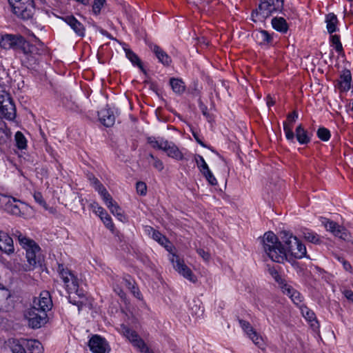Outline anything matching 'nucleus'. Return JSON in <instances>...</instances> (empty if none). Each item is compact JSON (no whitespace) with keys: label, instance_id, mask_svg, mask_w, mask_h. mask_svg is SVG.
Masks as SVG:
<instances>
[{"label":"nucleus","instance_id":"nucleus-1","mask_svg":"<svg viewBox=\"0 0 353 353\" xmlns=\"http://www.w3.org/2000/svg\"><path fill=\"white\" fill-rule=\"evenodd\" d=\"M281 235L286 249L272 232H267L263 236V250L270 259L282 263L287 259V251L296 259L308 258L305 245L296 236L288 231L281 232Z\"/></svg>","mask_w":353,"mask_h":353},{"label":"nucleus","instance_id":"nucleus-2","mask_svg":"<svg viewBox=\"0 0 353 353\" xmlns=\"http://www.w3.org/2000/svg\"><path fill=\"white\" fill-rule=\"evenodd\" d=\"M284 0H260L258 8L252 11L251 19L254 22L262 21L270 16L281 13Z\"/></svg>","mask_w":353,"mask_h":353},{"label":"nucleus","instance_id":"nucleus-3","mask_svg":"<svg viewBox=\"0 0 353 353\" xmlns=\"http://www.w3.org/2000/svg\"><path fill=\"white\" fill-rule=\"evenodd\" d=\"M19 243L26 250L28 265L23 268L26 272L32 270L37 264L41 263L39 246L32 240L19 234L18 236Z\"/></svg>","mask_w":353,"mask_h":353},{"label":"nucleus","instance_id":"nucleus-4","mask_svg":"<svg viewBox=\"0 0 353 353\" xmlns=\"http://www.w3.org/2000/svg\"><path fill=\"white\" fill-rule=\"evenodd\" d=\"M58 272L62 279L65 290L69 296V301L73 305H79V302L71 301V294H76L79 296H83V292L79 290V279L73 272L63 264L58 265Z\"/></svg>","mask_w":353,"mask_h":353},{"label":"nucleus","instance_id":"nucleus-5","mask_svg":"<svg viewBox=\"0 0 353 353\" xmlns=\"http://www.w3.org/2000/svg\"><path fill=\"white\" fill-rule=\"evenodd\" d=\"M0 208L10 214L24 216L28 210V205L11 196L0 194Z\"/></svg>","mask_w":353,"mask_h":353},{"label":"nucleus","instance_id":"nucleus-6","mask_svg":"<svg viewBox=\"0 0 353 353\" xmlns=\"http://www.w3.org/2000/svg\"><path fill=\"white\" fill-rule=\"evenodd\" d=\"M10 350L12 353H43L41 343L37 340L13 339L10 342Z\"/></svg>","mask_w":353,"mask_h":353},{"label":"nucleus","instance_id":"nucleus-7","mask_svg":"<svg viewBox=\"0 0 353 353\" xmlns=\"http://www.w3.org/2000/svg\"><path fill=\"white\" fill-rule=\"evenodd\" d=\"M12 12L17 17L28 20L31 19L35 11L33 0H8Z\"/></svg>","mask_w":353,"mask_h":353},{"label":"nucleus","instance_id":"nucleus-8","mask_svg":"<svg viewBox=\"0 0 353 353\" xmlns=\"http://www.w3.org/2000/svg\"><path fill=\"white\" fill-rule=\"evenodd\" d=\"M162 246L169 252V259L173 264L174 268L184 278L194 283L196 281V277L193 274L192 270L184 263V261L181 260L179 256L172 252L173 245L170 241L168 239L167 243L163 244Z\"/></svg>","mask_w":353,"mask_h":353},{"label":"nucleus","instance_id":"nucleus-9","mask_svg":"<svg viewBox=\"0 0 353 353\" xmlns=\"http://www.w3.org/2000/svg\"><path fill=\"white\" fill-rule=\"evenodd\" d=\"M18 50L21 59V61L27 67L32 66L37 62L36 54H37V48L27 41L23 37L19 45Z\"/></svg>","mask_w":353,"mask_h":353},{"label":"nucleus","instance_id":"nucleus-10","mask_svg":"<svg viewBox=\"0 0 353 353\" xmlns=\"http://www.w3.org/2000/svg\"><path fill=\"white\" fill-rule=\"evenodd\" d=\"M119 332L141 352L154 353L134 330H132L125 325H121Z\"/></svg>","mask_w":353,"mask_h":353},{"label":"nucleus","instance_id":"nucleus-11","mask_svg":"<svg viewBox=\"0 0 353 353\" xmlns=\"http://www.w3.org/2000/svg\"><path fill=\"white\" fill-rule=\"evenodd\" d=\"M0 113L6 119L10 121L16 117L15 105L10 94L5 90H0Z\"/></svg>","mask_w":353,"mask_h":353},{"label":"nucleus","instance_id":"nucleus-12","mask_svg":"<svg viewBox=\"0 0 353 353\" xmlns=\"http://www.w3.org/2000/svg\"><path fill=\"white\" fill-rule=\"evenodd\" d=\"M37 308V307H32L26 315L28 325L33 329L39 328L47 322V313Z\"/></svg>","mask_w":353,"mask_h":353},{"label":"nucleus","instance_id":"nucleus-13","mask_svg":"<svg viewBox=\"0 0 353 353\" xmlns=\"http://www.w3.org/2000/svg\"><path fill=\"white\" fill-rule=\"evenodd\" d=\"M88 346L92 353H110L111 351L107 340L98 334H94L90 339Z\"/></svg>","mask_w":353,"mask_h":353},{"label":"nucleus","instance_id":"nucleus-14","mask_svg":"<svg viewBox=\"0 0 353 353\" xmlns=\"http://www.w3.org/2000/svg\"><path fill=\"white\" fill-rule=\"evenodd\" d=\"M321 224L325 228L326 230L332 233L335 236L344 240L349 239L350 234L347 230L344 227L339 225L335 221H331L326 218H321Z\"/></svg>","mask_w":353,"mask_h":353},{"label":"nucleus","instance_id":"nucleus-15","mask_svg":"<svg viewBox=\"0 0 353 353\" xmlns=\"http://www.w3.org/2000/svg\"><path fill=\"white\" fill-rule=\"evenodd\" d=\"M22 37L19 34H4L1 38L0 46L6 50L13 49L17 50L19 48Z\"/></svg>","mask_w":353,"mask_h":353},{"label":"nucleus","instance_id":"nucleus-16","mask_svg":"<svg viewBox=\"0 0 353 353\" xmlns=\"http://www.w3.org/2000/svg\"><path fill=\"white\" fill-rule=\"evenodd\" d=\"M52 306V301L48 291H43L41 292L38 299H35L33 301L32 307H37V309L47 313Z\"/></svg>","mask_w":353,"mask_h":353},{"label":"nucleus","instance_id":"nucleus-17","mask_svg":"<svg viewBox=\"0 0 353 353\" xmlns=\"http://www.w3.org/2000/svg\"><path fill=\"white\" fill-rule=\"evenodd\" d=\"M74 31L77 37L83 38L85 36V28L83 23L77 20L73 15H68L61 18Z\"/></svg>","mask_w":353,"mask_h":353},{"label":"nucleus","instance_id":"nucleus-18","mask_svg":"<svg viewBox=\"0 0 353 353\" xmlns=\"http://www.w3.org/2000/svg\"><path fill=\"white\" fill-rule=\"evenodd\" d=\"M163 152L166 153L168 157L176 161H181L186 159V150H180L178 146L172 141H168Z\"/></svg>","mask_w":353,"mask_h":353},{"label":"nucleus","instance_id":"nucleus-19","mask_svg":"<svg viewBox=\"0 0 353 353\" xmlns=\"http://www.w3.org/2000/svg\"><path fill=\"white\" fill-rule=\"evenodd\" d=\"M298 118V113L293 111L287 117V121L283 122V130L286 139L291 142H294V133L292 131L293 123Z\"/></svg>","mask_w":353,"mask_h":353},{"label":"nucleus","instance_id":"nucleus-20","mask_svg":"<svg viewBox=\"0 0 353 353\" xmlns=\"http://www.w3.org/2000/svg\"><path fill=\"white\" fill-rule=\"evenodd\" d=\"M352 74L349 70L345 69L341 71L339 79L337 80L335 86L341 92H347L351 87Z\"/></svg>","mask_w":353,"mask_h":353},{"label":"nucleus","instance_id":"nucleus-21","mask_svg":"<svg viewBox=\"0 0 353 353\" xmlns=\"http://www.w3.org/2000/svg\"><path fill=\"white\" fill-rule=\"evenodd\" d=\"M100 122L105 127H111L115 122V117L110 108H103L98 112Z\"/></svg>","mask_w":353,"mask_h":353},{"label":"nucleus","instance_id":"nucleus-22","mask_svg":"<svg viewBox=\"0 0 353 353\" xmlns=\"http://www.w3.org/2000/svg\"><path fill=\"white\" fill-rule=\"evenodd\" d=\"M274 33H270L267 30H260L254 33V37L261 46H270L273 43Z\"/></svg>","mask_w":353,"mask_h":353},{"label":"nucleus","instance_id":"nucleus-23","mask_svg":"<svg viewBox=\"0 0 353 353\" xmlns=\"http://www.w3.org/2000/svg\"><path fill=\"white\" fill-rule=\"evenodd\" d=\"M0 250L6 254L14 252L12 239L5 232H0Z\"/></svg>","mask_w":353,"mask_h":353},{"label":"nucleus","instance_id":"nucleus-24","mask_svg":"<svg viewBox=\"0 0 353 353\" xmlns=\"http://www.w3.org/2000/svg\"><path fill=\"white\" fill-rule=\"evenodd\" d=\"M272 28L281 34H286L289 30V25L282 17H274L271 20Z\"/></svg>","mask_w":353,"mask_h":353},{"label":"nucleus","instance_id":"nucleus-25","mask_svg":"<svg viewBox=\"0 0 353 353\" xmlns=\"http://www.w3.org/2000/svg\"><path fill=\"white\" fill-rule=\"evenodd\" d=\"M159 61L163 65L168 66L172 63L171 57L159 46L154 45L151 48Z\"/></svg>","mask_w":353,"mask_h":353},{"label":"nucleus","instance_id":"nucleus-26","mask_svg":"<svg viewBox=\"0 0 353 353\" xmlns=\"http://www.w3.org/2000/svg\"><path fill=\"white\" fill-rule=\"evenodd\" d=\"M294 137L301 145H306L311 141L310 135L301 124L296 127Z\"/></svg>","mask_w":353,"mask_h":353},{"label":"nucleus","instance_id":"nucleus-27","mask_svg":"<svg viewBox=\"0 0 353 353\" xmlns=\"http://www.w3.org/2000/svg\"><path fill=\"white\" fill-rule=\"evenodd\" d=\"M325 22L326 23V28L330 34L336 32L338 28L339 20L336 15L330 12L325 15Z\"/></svg>","mask_w":353,"mask_h":353},{"label":"nucleus","instance_id":"nucleus-28","mask_svg":"<svg viewBox=\"0 0 353 353\" xmlns=\"http://www.w3.org/2000/svg\"><path fill=\"white\" fill-rule=\"evenodd\" d=\"M147 141L152 148L163 151L168 141L163 137H150Z\"/></svg>","mask_w":353,"mask_h":353},{"label":"nucleus","instance_id":"nucleus-29","mask_svg":"<svg viewBox=\"0 0 353 353\" xmlns=\"http://www.w3.org/2000/svg\"><path fill=\"white\" fill-rule=\"evenodd\" d=\"M106 205L112 214L117 216L119 220L123 221L125 219L122 209L113 199L110 201V203H108Z\"/></svg>","mask_w":353,"mask_h":353},{"label":"nucleus","instance_id":"nucleus-30","mask_svg":"<svg viewBox=\"0 0 353 353\" xmlns=\"http://www.w3.org/2000/svg\"><path fill=\"white\" fill-rule=\"evenodd\" d=\"M170 84L172 90L179 94L184 92L185 90V85L184 82L178 78H171L170 79Z\"/></svg>","mask_w":353,"mask_h":353},{"label":"nucleus","instance_id":"nucleus-31","mask_svg":"<svg viewBox=\"0 0 353 353\" xmlns=\"http://www.w3.org/2000/svg\"><path fill=\"white\" fill-rule=\"evenodd\" d=\"M123 50L125 52L126 57L130 61V62L134 65L139 67L143 72H145L142 63L138 56L129 48H123Z\"/></svg>","mask_w":353,"mask_h":353},{"label":"nucleus","instance_id":"nucleus-32","mask_svg":"<svg viewBox=\"0 0 353 353\" xmlns=\"http://www.w3.org/2000/svg\"><path fill=\"white\" fill-rule=\"evenodd\" d=\"M14 140L18 149L24 150L27 148V139L21 132L17 131L15 133Z\"/></svg>","mask_w":353,"mask_h":353},{"label":"nucleus","instance_id":"nucleus-33","mask_svg":"<svg viewBox=\"0 0 353 353\" xmlns=\"http://www.w3.org/2000/svg\"><path fill=\"white\" fill-rule=\"evenodd\" d=\"M299 308L301 311V314L303 316V317L308 321L312 323L316 321V315L314 312L309 309L307 307L304 305V304H302L301 306H299Z\"/></svg>","mask_w":353,"mask_h":353},{"label":"nucleus","instance_id":"nucleus-34","mask_svg":"<svg viewBox=\"0 0 353 353\" xmlns=\"http://www.w3.org/2000/svg\"><path fill=\"white\" fill-rule=\"evenodd\" d=\"M303 236L305 239L312 243H319V236L313 231L305 229L303 231Z\"/></svg>","mask_w":353,"mask_h":353},{"label":"nucleus","instance_id":"nucleus-35","mask_svg":"<svg viewBox=\"0 0 353 353\" xmlns=\"http://www.w3.org/2000/svg\"><path fill=\"white\" fill-rule=\"evenodd\" d=\"M330 41L332 43V46L335 48L336 51L339 52L340 55L344 56L343 49L342 43L340 41L339 35H331Z\"/></svg>","mask_w":353,"mask_h":353},{"label":"nucleus","instance_id":"nucleus-36","mask_svg":"<svg viewBox=\"0 0 353 353\" xmlns=\"http://www.w3.org/2000/svg\"><path fill=\"white\" fill-rule=\"evenodd\" d=\"M194 160L199 171L202 174L206 172L207 170H210L208 165L207 164L204 158L201 155H195Z\"/></svg>","mask_w":353,"mask_h":353},{"label":"nucleus","instance_id":"nucleus-37","mask_svg":"<svg viewBox=\"0 0 353 353\" xmlns=\"http://www.w3.org/2000/svg\"><path fill=\"white\" fill-rule=\"evenodd\" d=\"M248 337L252 341V342L259 347L263 348L264 341L261 336H260L255 330L250 333Z\"/></svg>","mask_w":353,"mask_h":353},{"label":"nucleus","instance_id":"nucleus-38","mask_svg":"<svg viewBox=\"0 0 353 353\" xmlns=\"http://www.w3.org/2000/svg\"><path fill=\"white\" fill-rule=\"evenodd\" d=\"M279 286L281 288L282 292L287 295L289 298L291 297V294H294L293 292L296 290L290 283L286 282V281H284L283 283Z\"/></svg>","mask_w":353,"mask_h":353},{"label":"nucleus","instance_id":"nucleus-39","mask_svg":"<svg viewBox=\"0 0 353 353\" xmlns=\"http://www.w3.org/2000/svg\"><path fill=\"white\" fill-rule=\"evenodd\" d=\"M95 190L97 191L98 193L101 195L105 205L108 203H110V201L112 200L111 195L108 193V192L103 185Z\"/></svg>","mask_w":353,"mask_h":353},{"label":"nucleus","instance_id":"nucleus-40","mask_svg":"<svg viewBox=\"0 0 353 353\" xmlns=\"http://www.w3.org/2000/svg\"><path fill=\"white\" fill-rule=\"evenodd\" d=\"M316 134L318 138L323 141H327L331 136L330 130L324 127L319 128Z\"/></svg>","mask_w":353,"mask_h":353},{"label":"nucleus","instance_id":"nucleus-41","mask_svg":"<svg viewBox=\"0 0 353 353\" xmlns=\"http://www.w3.org/2000/svg\"><path fill=\"white\" fill-rule=\"evenodd\" d=\"M148 159H150L152 161V163L153 167L155 169H157L158 171L161 172L163 170L164 165H163V161L160 159L154 157L152 154H150L148 155Z\"/></svg>","mask_w":353,"mask_h":353},{"label":"nucleus","instance_id":"nucleus-42","mask_svg":"<svg viewBox=\"0 0 353 353\" xmlns=\"http://www.w3.org/2000/svg\"><path fill=\"white\" fill-rule=\"evenodd\" d=\"M293 293L294 294H291V297L290 299L295 305H296L299 307L301 306L302 304H303V296L297 290L293 292Z\"/></svg>","mask_w":353,"mask_h":353},{"label":"nucleus","instance_id":"nucleus-43","mask_svg":"<svg viewBox=\"0 0 353 353\" xmlns=\"http://www.w3.org/2000/svg\"><path fill=\"white\" fill-rule=\"evenodd\" d=\"M268 272L273 277L275 281L278 283L279 285L283 283L284 279L281 277V276L279 274L278 271L274 268H270L268 269Z\"/></svg>","mask_w":353,"mask_h":353},{"label":"nucleus","instance_id":"nucleus-44","mask_svg":"<svg viewBox=\"0 0 353 353\" xmlns=\"http://www.w3.org/2000/svg\"><path fill=\"white\" fill-rule=\"evenodd\" d=\"M105 3V0H94V3L92 5V12L94 14L98 15L100 13Z\"/></svg>","mask_w":353,"mask_h":353},{"label":"nucleus","instance_id":"nucleus-45","mask_svg":"<svg viewBox=\"0 0 353 353\" xmlns=\"http://www.w3.org/2000/svg\"><path fill=\"white\" fill-rule=\"evenodd\" d=\"M239 323L240 324V326L244 331V332L247 334L248 336L251 332H252L254 330L252 327V326L250 325V323L244 320H239Z\"/></svg>","mask_w":353,"mask_h":353},{"label":"nucleus","instance_id":"nucleus-46","mask_svg":"<svg viewBox=\"0 0 353 353\" xmlns=\"http://www.w3.org/2000/svg\"><path fill=\"white\" fill-rule=\"evenodd\" d=\"M99 217L108 228H113L114 224L112 223V219L110 216L106 212V211L103 213V216H99Z\"/></svg>","mask_w":353,"mask_h":353},{"label":"nucleus","instance_id":"nucleus-47","mask_svg":"<svg viewBox=\"0 0 353 353\" xmlns=\"http://www.w3.org/2000/svg\"><path fill=\"white\" fill-rule=\"evenodd\" d=\"M152 238L161 245L167 243L168 240V239L159 231L153 232Z\"/></svg>","mask_w":353,"mask_h":353},{"label":"nucleus","instance_id":"nucleus-48","mask_svg":"<svg viewBox=\"0 0 353 353\" xmlns=\"http://www.w3.org/2000/svg\"><path fill=\"white\" fill-rule=\"evenodd\" d=\"M208 182L212 185H216L217 184V180L214 176L213 173L210 170H207L206 172L202 174Z\"/></svg>","mask_w":353,"mask_h":353},{"label":"nucleus","instance_id":"nucleus-49","mask_svg":"<svg viewBox=\"0 0 353 353\" xmlns=\"http://www.w3.org/2000/svg\"><path fill=\"white\" fill-rule=\"evenodd\" d=\"M33 197H34V201L39 203L40 205H41L42 207H43L46 210L48 209V205H47V203L45 201L43 196H42V194L39 192H35L33 194Z\"/></svg>","mask_w":353,"mask_h":353},{"label":"nucleus","instance_id":"nucleus-50","mask_svg":"<svg viewBox=\"0 0 353 353\" xmlns=\"http://www.w3.org/2000/svg\"><path fill=\"white\" fill-rule=\"evenodd\" d=\"M136 189L138 194L140 195H145L147 192V186L144 182L139 181L136 184Z\"/></svg>","mask_w":353,"mask_h":353},{"label":"nucleus","instance_id":"nucleus-51","mask_svg":"<svg viewBox=\"0 0 353 353\" xmlns=\"http://www.w3.org/2000/svg\"><path fill=\"white\" fill-rule=\"evenodd\" d=\"M91 208L93 209V211L96 214L99 216H103V213L105 211L102 207L99 205V204L96 202H94L91 204Z\"/></svg>","mask_w":353,"mask_h":353},{"label":"nucleus","instance_id":"nucleus-52","mask_svg":"<svg viewBox=\"0 0 353 353\" xmlns=\"http://www.w3.org/2000/svg\"><path fill=\"white\" fill-rule=\"evenodd\" d=\"M198 254L205 261H209L210 259V254L208 252L205 251L203 249L199 248L196 250Z\"/></svg>","mask_w":353,"mask_h":353},{"label":"nucleus","instance_id":"nucleus-53","mask_svg":"<svg viewBox=\"0 0 353 353\" xmlns=\"http://www.w3.org/2000/svg\"><path fill=\"white\" fill-rule=\"evenodd\" d=\"M9 296V292L4 288H0V303L6 301Z\"/></svg>","mask_w":353,"mask_h":353},{"label":"nucleus","instance_id":"nucleus-54","mask_svg":"<svg viewBox=\"0 0 353 353\" xmlns=\"http://www.w3.org/2000/svg\"><path fill=\"white\" fill-rule=\"evenodd\" d=\"M89 180L90 181L91 185L95 190H97L98 188L102 185L100 181L94 176H89Z\"/></svg>","mask_w":353,"mask_h":353},{"label":"nucleus","instance_id":"nucleus-55","mask_svg":"<svg viewBox=\"0 0 353 353\" xmlns=\"http://www.w3.org/2000/svg\"><path fill=\"white\" fill-rule=\"evenodd\" d=\"M192 136L196 141L203 148H208L207 145L201 141L197 132L192 131Z\"/></svg>","mask_w":353,"mask_h":353},{"label":"nucleus","instance_id":"nucleus-56","mask_svg":"<svg viewBox=\"0 0 353 353\" xmlns=\"http://www.w3.org/2000/svg\"><path fill=\"white\" fill-rule=\"evenodd\" d=\"M343 294L348 301L353 303V292L352 290H345Z\"/></svg>","mask_w":353,"mask_h":353},{"label":"nucleus","instance_id":"nucleus-57","mask_svg":"<svg viewBox=\"0 0 353 353\" xmlns=\"http://www.w3.org/2000/svg\"><path fill=\"white\" fill-rule=\"evenodd\" d=\"M133 293H134V295L137 298H138L139 299H141V294L140 291L134 287H133Z\"/></svg>","mask_w":353,"mask_h":353},{"label":"nucleus","instance_id":"nucleus-58","mask_svg":"<svg viewBox=\"0 0 353 353\" xmlns=\"http://www.w3.org/2000/svg\"><path fill=\"white\" fill-rule=\"evenodd\" d=\"M145 230L149 235L151 236L152 234H153V232H157V230H154L153 228L150 226H146Z\"/></svg>","mask_w":353,"mask_h":353},{"label":"nucleus","instance_id":"nucleus-59","mask_svg":"<svg viewBox=\"0 0 353 353\" xmlns=\"http://www.w3.org/2000/svg\"><path fill=\"white\" fill-rule=\"evenodd\" d=\"M343 268L346 271H349L350 272L351 270V269H352V266H351L350 263L347 262V261H343Z\"/></svg>","mask_w":353,"mask_h":353},{"label":"nucleus","instance_id":"nucleus-60","mask_svg":"<svg viewBox=\"0 0 353 353\" xmlns=\"http://www.w3.org/2000/svg\"><path fill=\"white\" fill-rule=\"evenodd\" d=\"M75 1L84 5V6H88L90 4V0H75Z\"/></svg>","mask_w":353,"mask_h":353},{"label":"nucleus","instance_id":"nucleus-61","mask_svg":"<svg viewBox=\"0 0 353 353\" xmlns=\"http://www.w3.org/2000/svg\"><path fill=\"white\" fill-rule=\"evenodd\" d=\"M267 105L270 107L271 105H274V101H272V99H268V101H267Z\"/></svg>","mask_w":353,"mask_h":353},{"label":"nucleus","instance_id":"nucleus-62","mask_svg":"<svg viewBox=\"0 0 353 353\" xmlns=\"http://www.w3.org/2000/svg\"><path fill=\"white\" fill-rule=\"evenodd\" d=\"M201 110H202L203 114L204 115H206V110H207V108H206V107L202 108H201Z\"/></svg>","mask_w":353,"mask_h":353},{"label":"nucleus","instance_id":"nucleus-63","mask_svg":"<svg viewBox=\"0 0 353 353\" xmlns=\"http://www.w3.org/2000/svg\"><path fill=\"white\" fill-rule=\"evenodd\" d=\"M123 294V292L121 290V292L119 293V295H120L121 296Z\"/></svg>","mask_w":353,"mask_h":353},{"label":"nucleus","instance_id":"nucleus-64","mask_svg":"<svg viewBox=\"0 0 353 353\" xmlns=\"http://www.w3.org/2000/svg\"><path fill=\"white\" fill-rule=\"evenodd\" d=\"M348 1L352 3L353 2V0H347Z\"/></svg>","mask_w":353,"mask_h":353}]
</instances>
